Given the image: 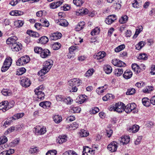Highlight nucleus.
<instances>
[{"label":"nucleus","mask_w":155,"mask_h":155,"mask_svg":"<svg viewBox=\"0 0 155 155\" xmlns=\"http://www.w3.org/2000/svg\"><path fill=\"white\" fill-rule=\"evenodd\" d=\"M80 136L81 137H87L89 135V132L86 130L81 129L79 133Z\"/></svg>","instance_id":"4c0bfd02"},{"label":"nucleus","mask_w":155,"mask_h":155,"mask_svg":"<svg viewBox=\"0 0 155 155\" xmlns=\"http://www.w3.org/2000/svg\"><path fill=\"white\" fill-rule=\"evenodd\" d=\"M61 46V45L60 43L56 42L52 44V48L54 50H57L59 49Z\"/></svg>","instance_id":"de8ad7c7"},{"label":"nucleus","mask_w":155,"mask_h":155,"mask_svg":"<svg viewBox=\"0 0 155 155\" xmlns=\"http://www.w3.org/2000/svg\"><path fill=\"white\" fill-rule=\"evenodd\" d=\"M125 107L124 103L118 102L108 107V110L110 111H114L118 113H121L125 111Z\"/></svg>","instance_id":"f03ea898"},{"label":"nucleus","mask_w":155,"mask_h":155,"mask_svg":"<svg viewBox=\"0 0 155 155\" xmlns=\"http://www.w3.org/2000/svg\"><path fill=\"white\" fill-rule=\"evenodd\" d=\"M125 107V111L127 113H128L133 110V112H135L134 109L136 107V105L134 103L129 104Z\"/></svg>","instance_id":"0eeeda50"},{"label":"nucleus","mask_w":155,"mask_h":155,"mask_svg":"<svg viewBox=\"0 0 155 155\" xmlns=\"http://www.w3.org/2000/svg\"><path fill=\"white\" fill-rule=\"evenodd\" d=\"M67 137L66 135L59 136L57 139V141L60 144H62L67 140Z\"/></svg>","instance_id":"5701e85b"},{"label":"nucleus","mask_w":155,"mask_h":155,"mask_svg":"<svg viewBox=\"0 0 155 155\" xmlns=\"http://www.w3.org/2000/svg\"><path fill=\"white\" fill-rule=\"evenodd\" d=\"M81 111V108L78 107H71V112L74 113H79Z\"/></svg>","instance_id":"a18cd8bd"},{"label":"nucleus","mask_w":155,"mask_h":155,"mask_svg":"<svg viewBox=\"0 0 155 155\" xmlns=\"http://www.w3.org/2000/svg\"><path fill=\"white\" fill-rule=\"evenodd\" d=\"M25 115L24 113H18L15 114L12 117L10 118V119H13L14 120H18L23 117Z\"/></svg>","instance_id":"bb28decb"},{"label":"nucleus","mask_w":155,"mask_h":155,"mask_svg":"<svg viewBox=\"0 0 155 155\" xmlns=\"http://www.w3.org/2000/svg\"><path fill=\"white\" fill-rule=\"evenodd\" d=\"M125 47L124 45H122L119 46L115 48L114 51L116 52H118L123 49Z\"/></svg>","instance_id":"6e6d98bb"},{"label":"nucleus","mask_w":155,"mask_h":155,"mask_svg":"<svg viewBox=\"0 0 155 155\" xmlns=\"http://www.w3.org/2000/svg\"><path fill=\"white\" fill-rule=\"evenodd\" d=\"M37 90L36 92H35V94L37 95V100H38L39 99L41 100H43L45 98V95L44 92L42 91H38Z\"/></svg>","instance_id":"4be33fe9"},{"label":"nucleus","mask_w":155,"mask_h":155,"mask_svg":"<svg viewBox=\"0 0 155 155\" xmlns=\"http://www.w3.org/2000/svg\"><path fill=\"white\" fill-rule=\"evenodd\" d=\"M53 119L55 122L58 124L60 123L62 120L61 117L58 115H54Z\"/></svg>","instance_id":"ea45409f"},{"label":"nucleus","mask_w":155,"mask_h":155,"mask_svg":"<svg viewBox=\"0 0 155 155\" xmlns=\"http://www.w3.org/2000/svg\"><path fill=\"white\" fill-rule=\"evenodd\" d=\"M14 153V150L12 149L2 152L0 155H11Z\"/></svg>","instance_id":"c85d7f7f"},{"label":"nucleus","mask_w":155,"mask_h":155,"mask_svg":"<svg viewBox=\"0 0 155 155\" xmlns=\"http://www.w3.org/2000/svg\"><path fill=\"white\" fill-rule=\"evenodd\" d=\"M23 12L20 11L15 10L12 11L10 14L11 15L15 16H18L23 14Z\"/></svg>","instance_id":"e433bc0d"},{"label":"nucleus","mask_w":155,"mask_h":155,"mask_svg":"<svg viewBox=\"0 0 155 155\" xmlns=\"http://www.w3.org/2000/svg\"><path fill=\"white\" fill-rule=\"evenodd\" d=\"M145 42L143 41H141L139 42L136 46V49L138 50H140L144 45Z\"/></svg>","instance_id":"c03bdc74"},{"label":"nucleus","mask_w":155,"mask_h":155,"mask_svg":"<svg viewBox=\"0 0 155 155\" xmlns=\"http://www.w3.org/2000/svg\"><path fill=\"white\" fill-rule=\"evenodd\" d=\"M152 88L153 87L151 86H148L143 89V91L144 93H148L153 90Z\"/></svg>","instance_id":"5fc2aeb1"},{"label":"nucleus","mask_w":155,"mask_h":155,"mask_svg":"<svg viewBox=\"0 0 155 155\" xmlns=\"http://www.w3.org/2000/svg\"><path fill=\"white\" fill-rule=\"evenodd\" d=\"M58 23L59 25L64 27L67 26L68 25V22L65 19H61Z\"/></svg>","instance_id":"a19ab883"},{"label":"nucleus","mask_w":155,"mask_h":155,"mask_svg":"<svg viewBox=\"0 0 155 155\" xmlns=\"http://www.w3.org/2000/svg\"><path fill=\"white\" fill-rule=\"evenodd\" d=\"M112 64L115 66L118 67H124L126 64L123 62L117 59H114L112 60Z\"/></svg>","instance_id":"9d476101"},{"label":"nucleus","mask_w":155,"mask_h":155,"mask_svg":"<svg viewBox=\"0 0 155 155\" xmlns=\"http://www.w3.org/2000/svg\"><path fill=\"white\" fill-rule=\"evenodd\" d=\"M53 61L50 59L48 60L43 63V68L38 73V74L41 76L44 75L48 72L53 65Z\"/></svg>","instance_id":"f257e3e1"},{"label":"nucleus","mask_w":155,"mask_h":155,"mask_svg":"<svg viewBox=\"0 0 155 155\" xmlns=\"http://www.w3.org/2000/svg\"><path fill=\"white\" fill-rule=\"evenodd\" d=\"M88 12L87 9L83 8L79 10L78 13L80 15H83L87 14Z\"/></svg>","instance_id":"49530a36"},{"label":"nucleus","mask_w":155,"mask_h":155,"mask_svg":"<svg viewBox=\"0 0 155 155\" xmlns=\"http://www.w3.org/2000/svg\"><path fill=\"white\" fill-rule=\"evenodd\" d=\"M51 103L49 101H44L39 103L40 106L45 109L49 108L51 106Z\"/></svg>","instance_id":"393cba45"},{"label":"nucleus","mask_w":155,"mask_h":155,"mask_svg":"<svg viewBox=\"0 0 155 155\" xmlns=\"http://www.w3.org/2000/svg\"><path fill=\"white\" fill-rule=\"evenodd\" d=\"M123 70L121 68H117L114 71L115 75L117 76H120L123 73Z\"/></svg>","instance_id":"72a5a7b5"},{"label":"nucleus","mask_w":155,"mask_h":155,"mask_svg":"<svg viewBox=\"0 0 155 155\" xmlns=\"http://www.w3.org/2000/svg\"><path fill=\"white\" fill-rule=\"evenodd\" d=\"M42 49H43L41 47L37 46L35 47L34 48L35 52L39 54L40 55Z\"/></svg>","instance_id":"052dcab7"},{"label":"nucleus","mask_w":155,"mask_h":155,"mask_svg":"<svg viewBox=\"0 0 155 155\" xmlns=\"http://www.w3.org/2000/svg\"><path fill=\"white\" fill-rule=\"evenodd\" d=\"M63 155H78V154L74 150H69L65 152Z\"/></svg>","instance_id":"603ef678"},{"label":"nucleus","mask_w":155,"mask_h":155,"mask_svg":"<svg viewBox=\"0 0 155 155\" xmlns=\"http://www.w3.org/2000/svg\"><path fill=\"white\" fill-rule=\"evenodd\" d=\"M38 149L37 147H32L29 150V152L30 153H34L38 151Z\"/></svg>","instance_id":"338daca9"},{"label":"nucleus","mask_w":155,"mask_h":155,"mask_svg":"<svg viewBox=\"0 0 155 155\" xmlns=\"http://www.w3.org/2000/svg\"><path fill=\"white\" fill-rule=\"evenodd\" d=\"M78 47L75 46H72L69 48V52L70 53L78 50Z\"/></svg>","instance_id":"13d9d810"},{"label":"nucleus","mask_w":155,"mask_h":155,"mask_svg":"<svg viewBox=\"0 0 155 155\" xmlns=\"http://www.w3.org/2000/svg\"><path fill=\"white\" fill-rule=\"evenodd\" d=\"M135 92V89L133 88H131L128 89L126 93L127 95H132L134 94Z\"/></svg>","instance_id":"0e129e2a"},{"label":"nucleus","mask_w":155,"mask_h":155,"mask_svg":"<svg viewBox=\"0 0 155 155\" xmlns=\"http://www.w3.org/2000/svg\"><path fill=\"white\" fill-rule=\"evenodd\" d=\"M30 61L29 56L25 55L19 58L16 62L17 66H21L25 64L28 63Z\"/></svg>","instance_id":"20e7f679"},{"label":"nucleus","mask_w":155,"mask_h":155,"mask_svg":"<svg viewBox=\"0 0 155 155\" xmlns=\"http://www.w3.org/2000/svg\"><path fill=\"white\" fill-rule=\"evenodd\" d=\"M139 128L138 125L135 124L133 125L132 128H130L129 130L130 131H131L132 133H135L139 130Z\"/></svg>","instance_id":"58836bf2"},{"label":"nucleus","mask_w":155,"mask_h":155,"mask_svg":"<svg viewBox=\"0 0 155 155\" xmlns=\"http://www.w3.org/2000/svg\"><path fill=\"white\" fill-rule=\"evenodd\" d=\"M108 87V85L105 84L104 86L98 87L96 90V92L98 94H102Z\"/></svg>","instance_id":"6ab92c4d"},{"label":"nucleus","mask_w":155,"mask_h":155,"mask_svg":"<svg viewBox=\"0 0 155 155\" xmlns=\"http://www.w3.org/2000/svg\"><path fill=\"white\" fill-rule=\"evenodd\" d=\"M99 111V109L97 107H94L92 108L91 110V113L93 114H95Z\"/></svg>","instance_id":"e2e57ef3"},{"label":"nucleus","mask_w":155,"mask_h":155,"mask_svg":"<svg viewBox=\"0 0 155 155\" xmlns=\"http://www.w3.org/2000/svg\"><path fill=\"white\" fill-rule=\"evenodd\" d=\"M49 41L48 38L46 36H44L39 39V43L42 44H46Z\"/></svg>","instance_id":"7c9ffc66"},{"label":"nucleus","mask_w":155,"mask_h":155,"mask_svg":"<svg viewBox=\"0 0 155 155\" xmlns=\"http://www.w3.org/2000/svg\"><path fill=\"white\" fill-rule=\"evenodd\" d=\"M35 27L38 30H41L42 28V24L38 23H36L35 24Z\"/></svg>","instance_id":"774afa93"},{"label":"nucleus","mask_w":155,"mask_h":155,"mask_svg":"<svg viewBox=\"0 0 155 155\" xmlns=\"http://www.w3.org/2000/svg\"><path fill=\"white\" fill-rule=\"evenodd\" d=\"M2 103H3L2 105H1L0 106L1 110H2L3 112H5L9 109V107H8V101H3L0 103L2 104Z\"/></svg>","instance_id":"a211bd4d"},{"label":"nucleus","mask_w":155,"mask_h":155,"mask_svg":"<svg viewBox=\"0 0 155 155\" xmlns=\"http://www.w3.org/2000/svg\"><path fill=\"white\" fill-rule=\"evenodd\" d=\"M87 97V96L85 95H81L76 99V102L79 104H81L85 101Z\"/></svg>","instance_id":"b1692460"},{"label":"nucleus","mask_w":155,"mask_h":155,"mask_svg":"<svg viewBox=\"0 0 155 155\" xmlns=\"http://www.w3.org/2000/svg\"><path fill=\"white\" fill-rule=\"evenodd\" d=\"M130 137L128 136H122L120 138V142L122 143L123 144H127L130 141Z\"/></svg>","instance_id":"f3484780"},{"label":"nucleus","mask_w":155,"mask_h":155,"mask_svg":"<svg viewBox=\"0 0 155 155\" xmlns=\"http://www.w3.org/2000/svg\"><path fill=\"white\" fill-rule=\"evenodd\" d=\"M62 36L61 33L56 31L50 35L49 39L51 40H56L61 38Z\"/></svg>","instance_id":"1a4fd4ad"},{"label":"nucleus","mask_w":155,"mask_h":155,"mask_svg":"<svg viewBox=\"0 0 155 155\" xmlns=\"http://www.w3.org/2000/svg\"><path fill=\"white\" fill-rule=\"evenodd\" d=\"M100 31V29L97 27H96L95 28L91 31V34L92 35H98Z\"/></svg>","instance_id":"864d4df0"},{"label":"nucleus","mask_w":155,"mask_h":155,"mask_svg":"<svg viewBox=\"0 0 155 155\" xmlns=\"http://www.w3.org/2000/svg\"><path fill=\"white\" fill-rule=\"evenodd\" d=\"M85 24V22L83 21L80 22L77 25L75 28V30L77 31H79L82 29L84 26Z\"/></svg>","instance_id":"c756f323"},{"label":"nucleus","mask_w":155,"mask_h":155,"mask_svg":"<svg viewBox=\"0 0 155 155\" xmlns=\"http://www.w3.org/2000/svg\"><path fill=\"white\" fill-rule=\"evenodd\" d=\"M20 84L23 87H27L30 86L31 82L29 78H25L21 80Z\"/></svg>","instance_id":"4468645a"},{"label":"nucleus","mask_w":155,"mask_h":155,"mask_svg":"<svg viewBox=\"0 0 155 155\" xmlns=\"http://www.w3.org/2000/svg\"><path fill=\"white\" fill-rule=\"evenodd\" d=\"M128 17L126 15L122 16L119 19V22L121 24L125 23L127 21Z\"/></svg>","instance_id":"3c124183"},{"label":"nucleus","mask_w":155,"mask_h":155,"mask_svg":"<svg viewBox=\"0 0 155 155\" xmlns=\"http://www.w3.org/2000/svg\"><path fill=\"white\" fill-rule=\"evenodd\" d=\"M117 19L116 15H110L106 18L105 20V23L108 25H110Z\"/></svg>","instance_id":"f8f14e48"},{"label":"nucleus","mask_w":155,"mask_h":155,"mask_svg":"<svg viewBox=\"0 0 155 155\" xmlns=\"http://www.w3.org/2000/svg\"><path fill=\"white\" fill-rule=\"evenodd\" d=\"M57 151L55 150H49L46 153V155H56Z\"/></svg>","instance_id":"69168bd1"},{"label":"nucleus","mask_w":155,"mask_h":155,"mask_svg":"<svg viewBox=\"0 0 155 155\" xmlns=\"http://www.w3.org/2000/svg\"><path fill=\"white\" fill-rule=\"evenodd\" d=\"M117 143L113 141L108 145L107 148L111 152H113L117 150Z\"/></svg>","instance_id":"6e6552de"},{"label":"nucleus","mask_w":155,"mask_h":155,"mask_svg":"<svg viewBox=\"0 0 155 155\" xmlns=\"http://www.w3.org/2000/svg\"><path fill=\"white\" fill-rule=\"evenodd\" d=\"M51 54L50 51L48 49H43L40 56L42 58H46L50 56Z\"/></svg>","instance_id":"dca6fc26"},{"label":"nucleus","mask_w":155,"mask_h":155,"mask_svg":"<svg viewBox=\"0 0 155 155\" xmlns=\"http://www.w3.org/2000/svg\"><path fill=\"white\" fill-rule=\"evenodd\" d=\"M40 21L42 24V26L48 27L49 25V21L46 19H41L40 20Z\"/></svg>","instance_id":"37998d69"},{"label":"nucleus","mask_w":155,"mask_h":155,"mask_svg":"<svg viewBox=\"0 0 155 155\" xmlns=\"http://www.w3.org/2000/svg\"><path fill=\"white\" fill-rule=\"evenodd\" d=\"M150 100L147 97H144L142 99L143 104L145 106L148 107L150 105Z\"/></svg>","instance_id":"f704fd0d"},{"label":"nucleus","mask_w":155,"mask_h":155,"mask_svg":"<svg viewBox=\"0 0 155 155\" xmlns=\"http://www.w3.org/2000/svg\"><path fill=\"white\" fill-rule=\"evenodd\" d=\"M29 35L34 38L38 37L39 36V34L35 31L31 30H28L26 32Z\"/></svg>","instance_id":"cd10ccee"},{"label":"nucleus","mask_w":155,"mask_h":155,"mask_svg":"<svg viewBox=\"0 0 155 155\" xmlns=\"http://www.w3.org/2000/svg\"><path fill=\"white\" fill-rule=\"evenodd\" d=\"M132 75L133 73L131 71L127 70L124 71L123 76L124 78L128 79L130 78Z\"/></svg>","instance_id":"412c9836"},{"label":"nucleus","mask_w":155,"mask_h":155,"mask_svg":"<svg viewBox=\"0 0 155 155\" xmlns=\"http://www.w3.org/2000/svg\"><path fill=\"white\" fill-rule=\"evenodd\" d=\"M68 83L69 85L72 87L78 86L82 83V81L79 78H74L69 81Z\"/></svg>","instance_id":"39448f33"},{"label":"nucleus","mask_w":155,"mask_h":155,"mask_svg":"<svg viewBox=\"0 0 155 155\" xmlns=\"http://www.w3.org/2000/svg\"><path fill=\"white\" fill-rule=\"evenodd\" d=\"M2 93L5 96H10L12 94L11 91L7 89H3L2 91Z\"/></svg>","instance_id":"c9c22d12"},{"label":"nucleus","mask_w":155,"mask_h":155,"mask_svg":"<svg viewBox=\"0 0 155 155\" xmlns=\"http://www.w3.org/2000/svg\"><path fill=\"white\" fill-rule=\"evenodd\" d=\"M35 129V134L37 135H39L43 134L46 132V129L45 127H43L40 128L39 126H37L34 128Z\"/></svg>","instance_id":"423d86ee"},{"label":"nucleus","mask_w":155,"mask_h":155,"mask_svg":"<svg viewBox=\"0 0 155 155\" xmlns=\"http://www.w3.org/2000/svg\"><path fill=\"white\" fill-rule=\"evenodd\" d=\"M22 47L21 44L18 42L15 43V44L12 45L11 46V48L12 51L16 52L18 51L21 50L22 48Z\"/></svg>","instance_id":"ddd939ff"},{"label":"nucleus","mask_w":155,"mask_h":155,"mask_svg":"<svg viewBox=\"0 0 155 155\" xmlns=\"http://www.w3.org/2000/svg\"><path fill=\"white\" fill-rule=\"evenodd\" d=\"M73 3L76 6L80 7L82 5L84 1L82 0H73Z\"/></svg>","instance_id":"79ce46f5"},{"label":"nucleus","mask_w":155,"mask_h":155,"mask_svg":"<svg viewBox=\"0 0 155 155\" xmlns=\"http://www.w3.org/2000/svg\"><path fill=\"white\" fill-rule=\"evenodd\" d=\"M12 62V59L11 58L8 57L5 60L3 65L1 68V71L4 72L7 70L11 66Z\"/></svg>","instance_id":"7ed1b4c3"},{"label":"nucleus","mask_w":155,"mask_h":155,"mask_svg":"<svg viewBox=\"0 0 155 155\" xmlns=\"http://www.w3.org/2000/svg\"><path fill=\"white\" fill-rule=\"evenodd\" d=\"M24 22L21 20H17L14 22V25L18 28L21 27L23 25Z\"/></svg>","instance_id":"8fccbe9b"},{"label":"nucleus","mask_w":155,"mask_h":155,"mask_svg":"<svg viewBox=\"0 0 155 155\" xmlns=\"http://www.w3.org/2000/svg\"><path fill=\"white\" fill-rule=\"evenodd\" d=\"M95 150L86 146L84 148L82 155H94Z\"/></svg>","instance_id":"9b49d317"},{"label":"nucleus","mask_w":155,"mask_h":155,"mask_svg":"<svg viewBox=\"0 0 155 155\" xmlns=\"http://www.w3.org/2000/svg\"><path fill=\"white\" fill-rule=\"evenodd\" d=\"M138 58L139 59L145 60L147 59V56L145 54H139Z\"/></svg>","instance_id":"bf43d9fd"},{"label":"nucleus","mask_w":155,"mask_h":155,"mask_svg":"<svg viewBox=\"0 0 155 155\" xmlns=\"http://www.w3.org/2000/svg\"><path fill=\"white\" fill-rule=\"evenodd\" d=\"M73 100L70 97H68L66 98H64V102L68 104H70L73 102Z\"/></svg>","instance_id":"4d7b16f0"},{"label":"nucleus","mask_w":155,"mask_h":155,"mask_svg":"<svg viewBox=\"0 0 155 155\" xmlns=\"http://www.w3.org/2000/svg\"><path fill=\"white\" fill-rule=\"evenodd\" d=\"M18 40L17 37L15 36H13L8 38L6 41V43L8 45H13L17 42Z\"/></svg>","instance_id":"2eb2a0df"},{"label":"nucleus","mask_w":155,"mask_h":155,"mask_svg":"<svg viewBox=\"0 0 155 155\" xmlns=\"http://www.w3.org/2000/svg\"><path fill=\"white\" fill-rule=\"evenodd\" d=\"M106 55V53L104 51H100L94 56V58L97 60L104 58Z\"/></svg>","instance_id":"aec40b11"},{"label":"nucleus","mask_w":155,"mask_h":155,"mask_svg":"<svg viewBox=\"0 0 155 155\" xmlns=\"http://www.w3.org/2000/svg\"><path fill=\"white\" fill-rule=\"evenodd\" d=\"M79 124L76 122H74L69 126H66V128L69 130H75L78 127Z\"/></svg>","instance_id":"a878e982"},{"label":"nucleus","mask_w":155,"mask_h":155,"mask_svg":"<svg viewBox=\"0 0 155 155\" xmlns=\"http://www.w3.org/2000/svg\"><path fill=\"white\" fill-rule=\"evenodd\" d=\"M107 136L108 137H110L113 133V130L110 127H108L106 130Z\"/></svg>","instance_id":"680f3d73"},{"label":"nucleus","mask_w":155,"mask_h":155,"mask_svg":"<svg viewBox=\"0 0 155 155\" xmlns=\"http://www.w3.org/2000/svg\"><path fill=\"white\" fill-rule=\"evenodd\" d=\"M94 71V70L93 68L90 69L86 72L84 74V76L86 77H88L92 75Z\"/></svg>","instance_id":"09e8293b"},{"label":"nucleus","mask_w":155,"mask_h":155,"mask_svg":"<svg viewBox=\"0 0 155 155\" xmlns=\"http://www.w3.org/2000/svg\"><path fill=\"white\" fill-rule=\"evenodd\" d=\"M104 70L107 74H110L112 71V68L109 65H104Z\"/></svg>","instance_id":"473e14b6"},{"label":"nucleus","mask_w":155,"mask_h":155,"mask_svg":"<svg viewBox=\"0 0 155 155\" xmlns=\"http://www.w3.org/2000/svg\"><path fill=\"white\" fill-rule=\"evenodd\" d=\"M133 70L136 74H139L140 73V69L139 66L136 64H133L131 66Z\"/></svg>","instance_id":"2f4dec72"}]
</instances>
